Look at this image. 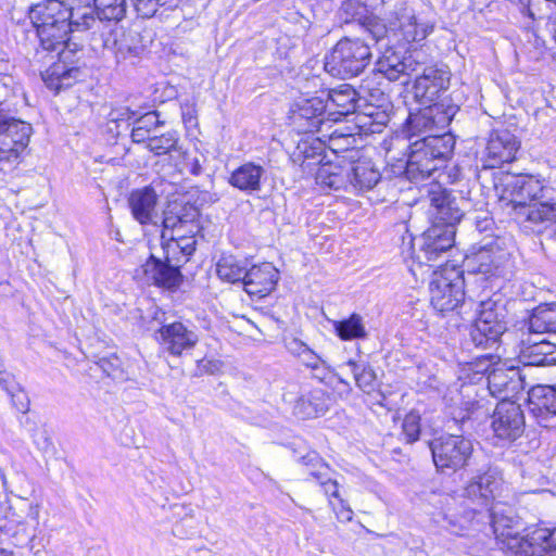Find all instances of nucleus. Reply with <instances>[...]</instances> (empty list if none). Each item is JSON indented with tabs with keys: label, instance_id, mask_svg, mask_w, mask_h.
<instances>
[{
	"label": "nucleus",
	"instance_id": "nucleus-1",
	"mask_svg": "<svg viewBox=\"0 0 556 556\" xmlns=\"http://www.w3.org/2000/svg\"><path fill=\"white\" fill-rule=\"evenodd\" d=\"M427 10L418 1H401L389 14L388 25L371 14L368 7L359 0H345L338 12L343 25H357L367 31L376 42L387 38L391 42L403 39L406 42H419L433 31L434 22L429 18Z\"/></svg>",
	"mask_w": 556,
	"mask_h": 556
},
{
	"label": "nucleus",
	"instance_id": "nucleus-2",
	"mask_svg": "<svg viewBox=\"0 0 556 556\" xmlns=\"http://www.w3.org/2000/svg\"><path fill=\"white\" fill-rule=\"evenodd\" d=\"M503 198H508L515 217L525 228L556 242V188L532 175L510 177Z\"/></svg>",
	"mask_w": 556,
	"mask_h": 556
},
{
	"label": "nucleus",
	"instance_id": "nucleus-3",
	"mask_svg": "<svg viewBox=\"0 0 556 556\" xmlns=\"http://www.w3.org/2000/svg\"><path fill=\"white\" fill-rule=\"evenodd\" d=\"M28 16L37 30L41 48H54L64 42L67 34L88 31L80 25L91 12H79L62 0H43L29 8Z\"/></svg>",
	"mask_w": 556,
	"mask_h": 556
},
{
	"label": "nucleus",
	"instance_id": "nucleus-4",
	"mask_svg": "<svg viewBox=\"0 0 556 556\" xmlns=\"http://www.w3.org/2000/svg\"><path fill=\"white\" fill-rule=\"evenodd\" d=\"M528 331H522L520 357L530 365H546L556 362V304H542L535 307L527 323Z\"/></svg>",
	"mask_w": 556,
	"mask_h": 556
},
{
	"label": "nucleus",
	"instance_id": "nucleus-5",
	"mask_svg": "<svg viewBox=\"0 0 556 556\" xmlns=\"http://www.w3.org/2000/svg\"><path fill=\"white\" fill-rule=\"evenodd\" d=\"M455 137L451 132L430 134L408 146L405 176L419 182L432 177L452 156Z\"/></svg>",
	"mask_w": 556,
	"mask_h": 556
},
{
	"label": "nucleus",
	"instance_id": "nucleus-6",
	"mask_svg": "<svg viewBox=\"0 0 556 556\" xmlns=\"http://www.w3.org/2000/svg\"><path fill=\"white\" fill-rule=\"evenodd\" d=\"M83 26L89 31V45L94 52L108 51L116 63L130 62L144 51L142 36L135 29L112 28L94 16H85Z\"/></svg>",
	"mask_w": 556,
	"mask_h": 556
},
{
	"label": "nucleus",
	"instance_id": "nucleus-7",
	"mask_svg": "<svg viewBox=\"0 0 556 556\" xmlns=\"http://www.w3.org/2000/svg\"><path fill=\"white\" fill-rule=\"evenodd\" d=\"M13 93V78L0 74V106ZM33 134L30 124L0 109V164L16 165L24 157Z\"/></svg>",
	"mask_w": 556,
	"mask_h": 556
},
{
	"label": "nucleus",
	"instance_id": "nucleus-8",
	"mask_svg": "<svg viewBox=\"0 0 556 556\" xmlns=\"http://www.w3.org/2000/svg\"><path fill=\"white\" fill-rule=\"evenodd\" d=\"M490 517L496 536L505 538L508 556H556V528H536L519 536L511 531L510 518L498 516L494 508Z\"/></svg>",
	"mask_w": 556,
	"mask_h": 556
},
{
	"label": "nucleus",
	"instance_id": "nucleus-9",
	"mask_svg": "<svg viewBox=\"0 0 556 556\" xmlns=\"http://www.w3.org/2000/svg\"><path fill=\"white\" fill-rule=\"evenodd\" d=\"M477 312V319L469 332L470 340L477 348H492L507 329L505 300L495 293L481 301Z\"/></svg>",
	"mask_w": 556,
	"mask_h": 556
},
{
	"label": "nucleus",
	"instance_id": "nucleus-10",
	"mask_svg": "<svg viewBox=\"0 0 556 556\" xmlns=\"http://www.w3.org/2000/svg\"><path fill=\"white\" fill-rule=\"evenodd\" d=\"M371 50L361 39L344 37L326 56L325 71L332 77L345 79L359 75L369 65Z\"/></svg>",
	"mask_w": 556,
	"mask_h": 556
},
{
	"label": "nucleus",
	"instance_id": "nucleus-11",
	"mask_svg": "<svg viewBox=\"0 0 556 556\" xmlns=\"http://www.w3.org/2000/svg\"><path fill=\"white\" fill-rule=\"evenodd\" d=\"M435 468L453 473L467 467L473 456V441L463 434L443 433L429 443Z\"/></svg>",
	"mask_w": 556,
	"mask_h": 556
},
{
	"label": "nucleus",
	"instance_id": "nucleus-12",
	"mask_svg": "<svg viewBox=\"0 0 556 556\" xmlns=\"http://www.w3.org/2000/svg\"><path fill=\"white\" fill-rule=\"evenodd\" d=\"M465 188L452 190H438L430 192V215L432 223L451 227L455 230L467 212L477 210L478 203L471 198V191L466 184Z\"/></svg>",
	"mask_w": 556,
	"mask_h": 556
},
{
	"label": "nucleus",
	"instance_id": "nucleus-13",
	"mask_svg": "<svg viewBox=\"0 0 556 556\" xmlns=\"http://www.w3.org/2000/svg\"><path fill=\"white\" fill-rule=\"evenodd\" d=\"M468 263L472 264V269L479 274L504 279H509L515 267L510 249L502 238L485 243L468 258Z\"/></svg>",
	"mask_w": 556,
	"mask_h": 556
},
{
	"label": "nucleus",
	"instance_id": "nucleus-14",
	"mask_svg": "<svg viewBox=\"0 0 556 556\" xmlns=\"http://www.w3.org/2000/svg\"><path fill=\"white\" fill-rule=\"evenodd\" d=\"M386 51L379 58L376 64V74L382 75L390 81L399 80L401 77L410 76L417 73L422 65L421 56L424 53L418 50L401 53L393 49L394 45H406L403 39L394 41L391 36V42L387 38Z\"/></svg>",
	"mask_w": 556,
	"mask_h": 556
},
{
	"label": "nucleus",
	"instance_id": "nucleus-15",
	"mask_svg": "<svg viewBox=\"0 0 556 556\" xmlns=\"http://www.w3.org/2000/svg\"><path fill=\"white\" fill-rule=\"evenodd\" d=\"M454 241L455 230L432 223L421 236L410 240V257L419 265L427 264L450 250L454 245Z\"/></svg>",
	"mask_w": 556,
	"mask_h": 556
},
{
	"label": "nucleus",
	"instance_id": "nucleus-16",
	"mask_svg": "<svg viewBox=\"0 0 556 556\" xmlns=\"http://www.w3.org/2000/svg\"><path fill=\"white\" fill-rule=\"evenodd\" d=\"M416 74L413 94L420 104L439 103L450 86L451 73L445 65L424 66ZM440 103H445L440 101Z\"/></svg>",
	"mask_w": 556,
	"mask_h": 556
},
{
	"label": "nucleus",
	"instance_id": "nucleus-17",
	"mask_svg": "<svg viewBox=\"0 0 556 556\" xmlns=\"http://www.w3.org/2000/svg\"><path fill=\"white\" fill-rule=\"evenodd\" d=\"M429 292L430 303L435 311L452 312L464 303V278L459 273H452V276L434 274Z\"/></svg>",
	"mask_w": 556,
	"mask_h": 556
},
{
	"label": "nucleus",
	"instance_id": "nucleus-18",
	"mask_svg": "<svg viewBox=\"0 0 556 556\" xmlns=\"http://www.w3.org/2000/svg\"><path fill=\"white\" fill-rule=\"evenodd\" d=\"M491 418L493 433L502 441L515 442L525 432V413L521 405L514 401L502 400L498 402Z\"/></svg>",
	"mask_w": 556,
	"mask_h": 556
},
{
	"label": "nucleus",
	"instance_id": "nucleus-19",
	"mask_svg": "<svg viewBox=\"0 0 556 556\" xmlns=\"http://www.w3.org/2000/svg\"><path fill=\"white\" fill-rule=\"evenodd\" d=\"M520 141L507 129L493 130L480 153L483 168H496L516 159Z\"/></svg>",
	"mask_w": 556,
	"mask_h": 556
},
{
	"label": "nucleus",
	"instance_id": "nucleus-20",
	"mask_svg": "<svg viewBox=\"0 0 556 556\" xmlns=\"http://www.w3.org/2000/svg\"><path fill=\"white\" fill-rule=\"evenodd\" d=\"M425 105L419 112L408 116L407 125L412 132L410 138L421 132L445 129L458 111V106L451 103Z\"/></svg>",
	"mask_w": 556,
	"mask_h": 556
},
{
	"label": "nucleus",
	"instance_id": "nucleus-21",
	"mask_svg": "<svg viewBox=\"0 0 556 556\" xmlns=\"http://www.w3.org/2000/svg\"><path fill=\"white\" fill-rule=\"evenodd\" d=\"M350 162L351 187L358 192L384 190L381 201H387V197H394L396 188L391 179L382 178L381 173L370 160H356Z\"/></svg>",
	"mask_w": 556,
	"mask_h": 556
},
{
	"label": "nucleus",
	"instance_id": "nucleus-22",
	"mask_svg": "<svg viewBox=\"0 0 556 556\" xmlns=\"http://www.w3.org/2000/svg\"><path fill=\"white\" fill-rule=\"evenodd\" d=\"M527 406L536 424L546 429H556V389L552 386H535L528 392Z\"/></svg>",
	"mask_w": 556,
	"mask_h": 556
},
{
	"label": "nucleus",
	"instance_id": "nucleus-23",
	"mask_svg": "<svg viewBox=\"0 0 556 556\" xmlns=\"http://www.w3.org/2000/svg\"><path fill=\"white\" fill-rule=\"evenodd\" d=\"M135 277L147 285H154L168 290L179 287L182 275L178 266L161 261L151 255L144 264L135 271Z\"/></svg>",
	"mask_w": 556,
	"mask_h": 556
},
{
	"label": "nucleus",
	"instance_id": "nucleus-24",
	"mask_svg": "<svg viewBox=\"0 0 556 556\" xmlns=\"http://www.w3.org/2000/svg\"><path fill=\"white\" fill-rule=\"evenodd\" d=\"M327 104L320 97L299 100L291 110L290 123L301 132L321 131Z\"/></svg>",
	"mask_w": 556,
	"mask_h": 556
},
{
	"label": "nucleus",
	"instance_id": "nucleus-25",
	"mask_svg": "<svg viewBox=\"0 0 556 556\" xmlns=\"http://www.w3.org/2000/svg\"><path fill=\"white\" fill-rule=\"evenodd\" d=\"M199 216L200 212L197 206L190 203H177L174 202L168 205L164 212L163 217V233L165 238L167 232L170 235L187 232L189 235H195L199 231Z\"/></svg>",
	"mask_w": 556,
	"mask_h": 556
},
{
	"label": "nucleus",
	"instance_id": "nucleus-26",
	"mask_svg": "<svg viewBox=\"0 0 556 556\" xmlns=\"http://www.w3.org/2000/svg\"><path fill=\"white\" fill-rule=\"evenodd\" d=\"M156 340L173 356H180L185 351L192 350L199 342L195 331L180 321L163 325L156 331Z\"/></svg>",
	"mask_w": 556,
	"mask_h": 556
},
{
	"label": "nucleus",
	"instance_id": "nucleus-27",
	"mask_svg": "<svg viewBox=\"0 0 556 556\" xmlns=\"http://www.w3.org/2000/svg\"><path fill=\"white\" fill-rule=\"evenodd\" d=\"M488 388L493 396L508 400L509 396L522 389L523 381L517 367H506L504 364H493L492 369L488 366Z\"/></svg>",
	"mask_w": 556,
	"mask_h": 556
},
{
	"label": "nucleus",
	"instance_id": "nucleus-28",
	"mask_svg": "<svg viewBox=\"0 0 556 556\" xmlns=\"http://www.w3.org/2000/svg\"><path fill=\"white\" fill-rule=\"evenodd\" d=\"M502 486L503 478L500 471L496 468H489L470 480L464 490V494L486 507L501 495Z\"/></svg>",
	"mask_w": 556,
	"mask_h": 556
},
{
	"label": "nucleus",
	"instance_id": "nucleus-29",
	"mask_svg": "<svg viewBox=\"0 0 556 556\" xmlns=\"http://www.w3.org/2000/svg\"><path fill=\"white\" fill-rule=\"evenodd\" d=\"M127 202L134 219L140 225L157 224L159 194L152 186L134 189Z\"/></svg>",
	"mask_w": 556,
	"mask_h": 556
},
{
	"label": "nucleus",
	"instance_id": "nucleus-30",
	"mask_svg": "<svg viewBox=\"0 0 556 556\" xmlns=\"http://www.w3.org/2000/svg\"><path fill=\"white\" fill-rule=\"evenodd\" d=\"M278 279L277 268L271 263H262L247 269L242 286L249 295L261 299L275 289Z\"/></svg>",
	"mask_w": 556,
	"mask_h": 556
},
{
	"label": "nucleus",
	"instance_id": "nucleus-31",
	"mask_svg": "<svg viewBox=\"0 0 556 556\" xmlns=\"http://www.w3.org/2000/svg\"><path fill=\"white\" fill-rule=\"evenodd\" d=\"M361 89L364 93H368V98H365L364 110L362 115H358V122L362 123V127H368L371 131H378L379 127L386 126L389 123V115L386 111L380 110L387 102L384 92L380 89L370 90L366 85H362Z\"/></svg>",
	"mask_w": 556,
	"mask_h": 556
},
{
	"label": "nucleus",
	"instance_id": "nucleus-32",
	"mask_svg": "<svg viewBox=\"0 0 556 556\" xmlns=\"http://www.w3.org/2000/svg\"><path fill=\"white\" fill-rule=\"evenodd\" d=\"M40 52L37 51V58L39 61L48 58V55H39ZM52 61L51 65L45 71L40 72L41 78L45 81L46 86L49 89L60 91L62 88H67L72 86L73 81L77 78L79 74V70L75 66L70 65L66 62V59L56 56V61L54 60V55H49Z\"/></svg>",
	"mask_w": 556,
	"mask_h": 556
},
{
	"label": "nucleus",
	"instance_id": "nucleus-33",
	"mask_svg": "<svg viewBox=\"0 0 556 556\" xmlns=\"http://www.w3.org/2000/svg\"><path fill=\"white\" fill-rule=\"evenodd\" d=\"M300 462L307 467L308 475L316 480L324 493L333 498H341L339 494V484L331 477L330 467L312 451L300 458Z\"/></svg>",
	"mask_w": 556,
	"mask_h": 556
},
{
	"label": "nucleus",
	"instance_id": "nucleus-34",
	"mask_svg": "<svg viewBox=\"0 0 556 556\" xmlns=\"http://www.w3.org/2000/svg\"><path fill=\"white\" fill-rule=\"evenodd\" d=\"M265 175L266 169L262 165L245 162L230 174L228 184L241 192L252 194L261 191Z\"/></svg>",
	"mask_w": 556,
	"mask_h": 556
},
{
	"label": "nucleus",
	"instance_id": "nucleus-35",
	"mask_svg": "<svg viewBox=\"0 0 556 556\" xmlns=\"http://www.w3.org/2000/svg\"><path fill=\"white\" fill-rule=\"evenodd\" d=\"M350 162H327L319 166L316 173V181L323 187L333 190L346 189L351 186Z\"/></svg>",
	"mask_w": 556,
	"mask_h": 556
},
{
	"label": "nucleus",
	"instance_id": "nucleus-36",
	"mask_svg": "<svg viewBox=\"0 0 556 556\" xmlns=\"http://www.w3.org/2000/svg\"><path fill=\"white\" fill-rule=\"evenodd\" d=\"M328 100L337 108V114L349 115L362 108L365 96L361 97L351 85L343 84L328 92Z\"/></svg>",
	"mask_w": 556,
	"mask_h": 556
},
{
	"label": "nucleus",
	"instance_id": "nucleus-37",
	"mask_svg": "<svg viewBox=\"0 0 556 556\" xmlns=\"http://www.w3.org/2000/svg\"><path fill=\"white\" fill-rule=\"evenodd\" d=\"M159 117L156 111H151L140 116L136 115L131 123V141L134 143H148L150 139L153 138L151 132L163 125V122H161Z\"/></svg>",
	"mask_w": 556,
	"mask_h": 556
},
{
	"label": "nucleus",
	"instance_id": "nucleus-38",
	"mask_svg": "<svg viewBox=\"0 0 556 556\" xmlns=\"http://www.w3.org/2000/svg\"><path fill=\"white\" fill-rule=\"evenodd\" d=\"M328 410L325 393L321 390L311 392L307 396L301 397L295 406L294 413L303 419L315 418Z\"/></svg>",
	"mask_w": 556,
	"mask_h": 556
},
{
	"label": "nucleus",
	"instance_id": "nucleus-39",
	"mask_svg": "<svg viewBox=\"0 0 556 556\" xmlns=\"http://www.w3.org/2000/svg\"><path fill=\"white\" fill-rule=\"evenodd\" d=\"M247 262L233 255H223L216 264L217 276L226 282L241 283L247 273Z\"/></svg>",
	"mask_w": 556,
	"mask_h": 556
},
{
	"label": "nucleus",
	"instance_id": "nucleus-40",
	"mask_svg": "<svg viewBox=\"0 0 556 556\" xmlns=\"http://www.w3.org/2000/svg\"><path fill=\"white\" fill-rule=\"evenodd\" d=\"M92 15L94 18L108 22L122 21L127 11L126 0H92Z\"/></svg>",
	"mask_w": 556,
	"mask_h": 556
},
{
	"label": "nucleus",
	"instance_id": "nucleus-41",
	"mask_svg": "<svg viewBox=\"0 0 556 556\" xmlns=\"http://www.w3.org/2000/svg\"><path fill=\"white\" fill-rule=\"evenodd\" d=\"M334 332L343 341L364 340L368 337L363 317L356 313L349 318L332 323Z\"/></svg>",
	"mask_w": 556,
	"mask_h": 556
},
{
	"label": "nucleus",
	"instance_id": "nucleus-42",
	"mask_svg": "<svg viewBox=\"0 0 556 556\" xmlns=\"http://www.w3.org/2000/svg\"><path fill=\"white\" fill-rule=\"evenodd\" d=\"M346 366L351 368L356 386L365 393L370 394L377 388V376L375 370L365 363L349 361Z\"/></svg>",
	"mask_w": 556,
	"mask_h": 556
},
{
	"label": "nucleus",
	"instance_id": "nucleus-43",
	"mask_svg": "<svg viewBox=\"0 0 556 556\" xmlns=\"http://www.w3.org/2000/svg\"><path fill=\"white\" fill-rule=\"evenodd\" d=\"M357 139L355 134L345 132L343 128H337L329 135V149L339 155L343 152L357 153Z\"/></svg>",
	"mask_w": 556,
	"mask_h": 556
},
{
	"label": "nucleus",
	"instance_id": "nucleus-44",
	"mask_svg": "<svg viewBox=\"0 0 556 556\" xmlns=\"http://www.w3.org/2000/svg\"><path fill=\"white\" fill-rule=\"evenodd\" d=\"M179 138L178 134L174 130L162 134L161 136H153L147 143L146 148L154 155L161 156L177 149Z\"/></svg>",
	"mask_w": 556,
	"mask_h": 556
},
{
	"label": "nucleus",
	"instance_id": "nucleus-45",
	"mask_svg": "<svg viewBox=\"0 0 556 556\" xmlns=\"http://www.w3.org/2000/svg\"><path fill=\"white\" fill-rule=\"evenodd\" d=\"M136 115L137 112L126 106L112 110L109 114L110 131L115 132L116 136H119L121 127L125 126L124 129L127 130L131 126V123L135 119Z\"/></svg>",
	"mask_w": 556,
	"mask_h": 556
},
{
	"label": "nucleus",
	"instance_id": "nucleus-46",
	"mask_svg": "<svg viewBox=\"0 0 556 556\" xmlns=\"http://www.w3.org/2000/svg\"><path fill=\"white\" fill-rule=\"evenodd\" d=\"M137 14L142 18H150L155 15L159 8L173 9L178 0H131Z\"/></svg>",
	"mask_w": 556,
	"mask_h": 556
},
{
	"label": "nucleus",
	"instance_id": "nucleus-47",
	"mask_svg": "<svg viewBox=\"0 0 556 556\" xmlns=\"http://www.w3.org/2000/svg\"><path fill=\"white\" fill-rule=\"evenodd\" d=\"M402 429L408 443L416 442L420 434V416L415 412L407 414L403 420Z\"/></svg>",
	"mask_w": 556,
	"mask_h": 556
},
{
	"label": "nucleus",
	"instance_id": "nucleus-48",
	"mask_svg": "<svg viewBox=\"0 0 556 556\" xmlns=\"http://www.w3.org/2000/svg\"><path fill=\"white\" fill-rule=\"evenodd\" d=\"M195 235H189L187 232H179L170 235L169 239L173 241L175 247L181 251L185 256L191 255L195 251Z\"/></svg>",
	"mask_w": 556,
	"mask_h": 556
},
{
	"label": "nucleus",
	"instance_id": "nucleus-49",
	"mask_svg": "<svg viewBox=\"0 0 556 556\" xmlns=\"http://www.w3.org/2000/svg\"><path fill=\"white\" fill-rule=\"evenodd\" d=\"M54 48H42V51L56 52V56L68 59L70 55H74L79 50V45L73 42L67 34L64 38V42L56 45Z\"/></svg>",
	"mask_w": 556,
	"mask_h": 556
},
{
	"label": "nucleus",
	"instance_id": "nucleus-50",
	"mask_svg": "<svg viewBox=\"0 0 556 556\" xmlns=\"http://www.w3.org/2000/svg\"><path fill=\"white\" fill-rule=\"evenodd\" d=\"M435 180L442 184L457 185L462 181V172L457 166L445 167L437 172Z\"/></svg>",
	"mask_w": 556,
	"mask_h": 556
},
{
	"label": "nucleus",
	"instance_id": "nucleus-51",
	"mask_svg": "<svg viewBox=\"0 0 556 556\" xmlns=\"http://www.w3.org/2000/svg\"><path fill=\"white\" fill-rule=\"evenodd\" d=\"M99 366L108 376L116 378L117 372L121 371L122 362L113 354L109 357H102L99 361Z\"/></svg>",
	"mask_w": 556,
	"mask_h": 556
},
{
	"label": "nucleus",
	"instance_id": "nucleus-52",
	"mask_svg": "<svg viewBox=\"0 0 556 556\" xmlns=\"http://www.w3.org/2000/svg\"><path fill=\"white\" fill-rule=\"evenodd\" d=\"M33 441L42 452H49L53 448L52 439L46 429H37L33 434Z\"/></svg>",
	"mask_w": 556,
	"mask_h": 556
},
{
	"label": "nucleus",
	"instance_id": "nucleus-53",
	"mask_svg": "<svg viewBox=\"0 0 556 556\" xmlns=\"http://www.w3.org/2000/svg\"><path fill=\"white\" fill-rule=\"evenodd\" d=\"M339 507H336L331 500H329V504L332 506L337 518L342 521H351L353 518V510L349 507L346 502L343 498H339Z\"/></svg>",
	"mask_w": 556,
	"mask_h": 556
},
{
	"label": "nucleus",
	"instance_id": "nucleus-54",
	"mask_svg": "<svg viewBox=\"0 0 556 556\" xmlns=\"http://www.w3.org/2000/svg\"><path fill=\"white\" fill-rule=\"evenodd\" d=\"M301 359V362L312 368V369H317L319 368L320 364L323 363V359L320 358V356H318L313 350H311L309 348H307L306 351H304V353L299 357Z\"/></svg>",
	"mask_w": 556,
	"mask_h": 556
},
{
	"label": "nucleus",
	"instance_id": "nucleus-55",
	"mask_svg": "<svg viewBox=\"0 0 556 556\" xmlns=\"http://www.w3.org/2000/svg\"><path fill=\"white\" fill-rule=\"evenodd\" d=\"M285 342L287 350L298 357H300L308 348L303 341L293 337L286 339Z\"/></svg>",
	"mask_w": 556,
	"mask_h": 556
},
{
	"label": "nucleus",
	"instance_id": "nucleus-56",
	"mask_svg": "<svg viewBox=\"0 0 556 556\" xmlns=\"http://www.w3.org/2000/svg\"><path fill=\"white\" fill-rule=\"evenodd\" d=\"M67 7L75 8V10H79V12H91V2L92 0H62Z\"/></svg>",
	"mask_w": 556,
	"mask_h": 556
},
{
	"label": "nucleus",
	"instance_id": "nucleus-57",
	"mask_svg": "<svg viewBox=\"0 0 556 556\" xmlns=\"http://www.w3.org/2000/svg\"><path fill=\"white\" fill-rule=\"evenodd\" d=\"M187 167L190 174L193 176H199L202 174L203 167L202 163L198 157H193L187 162Z\"/></svg>",
	"mask_w": 556,
	"mask_h": 556
},
{
	"label": "nucleus",
	"instance_id": "nucleus-58",
	"mask_svg": "<svg viewBox=\"0 0 556 556\" xmlns=\"http://www.w3.org/2000/svg\"><path fill=\"white\" fill-rule=\"evenodd\" d=\"M189 521L188 519H182L180 520L179 522H177L174 528H173V532L176 536H179V538H185V536H189V535H193L195 533L194 530L192 531H185L184 530V527H185V523Z\"/></svg>",
	"mask_w": 556,
	"mask_h": 556
},
{
	"label": "nucleus",
	"instance_id": "nucleus-59",
	"mask_svg": "<svg viewBox=\"0 0 556 556\" xmlns=\"http://www.w3.org/2000/svg\"><path fill=\"white\" fill-rule=\"evenodd\" d=\"M182 119L186 122L195 119V110L192 105L186 104L182 106Z\"/></svg>",
	"mask_w": 556,
	"mask_h": 556
},
{
	"label": "nucleus",
	"instance_id": "nucleus-60",
	"mask_svg": "<svg viewBox=\"0 0 556 556\" xmlns=\"http://www.w3.org/2000/svg\"><path fill=\"white\" fill-rule=\"evenodd\" d=\"M0 556H14V554L5 548H0Z\"/></svg>",
	"mask_w": 556,
	"mask_h": 556
},
{
	"label": "nucleus",
	"instance_id": "nucleus-61",
	"mask_svg": "<svg viewBox=\"0 0 556 556\" xmlns=\"http://www.w3.org/2000/svg\"><path fill=\"white\" fill-rule=\"evenodd\" d=\"M542 339H545V337H544V336L535 337V336H533V334H532V340L541 341ZM546 339H551V340H553V337H548V336H547V337H546Z\"/></svg>",
	"mask_w": 556,
	"mask_h": 556
},
{
	"label": "nucleus",
	"instance_id": "nucleus-62",
	"mask_svg": "<svg viewBox=\"0 0 556 556\" xmlns=\"http://www.w3.org/2000/svg\"><path fill=\"white\" fill-rule=\"evenodd\" d=\"M468 420H469L468 416H463L462 419H460V424L465 425Z\"/></svg>",
	"mask_w": 556,
	"mask_h": 556
}]
</instances>
